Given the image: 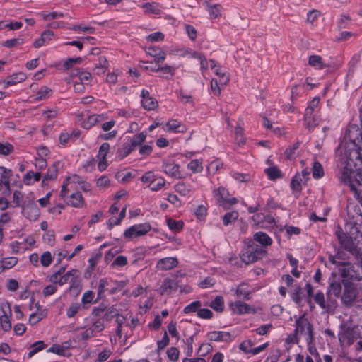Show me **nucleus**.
<instances>
[{"label": "nucleus", "mask_w": 362, "mask_h": 362, "mask_svg": "<svg viewBox=\"0 0 362 362\" xmlns=\"http://www.w3.org/2000/svg\"><path fill=\"white\" fill-rule=\"evenodd\" d=\"M358 136H361L362 139V132L356 127L350 128L346 134L349 141L339 150L341 162L344 165L341 180L358 195L361 192L362 187V173L359 171L362 166V154L356 143Z\"/></svg>", "instance_id": "nucleus-1"}, {"label": "nucleus", "mask_w": 362, "mask_h": 362, "mask_svg": "<svg viewBox=\"0 0 362 362\" xmlns=\"http://www.w3.org/2000/svg\"><path fill=\"white\" fill-rule=\"evenodd\" d=\"M337 336L340 346L343 349H348L356 343V351H362V326L344 322L339 326Z\"/></svg>", "instance_id": "nucleus-2"}, {"label": "nucleus", "mask_w": 362, "mask_h": 362, "mask_svg": "<svg viewBox=\"0 0 362 362\" xmlns=\"http://www.w3.org/2000/svg\"><path fill=\"white\" fill-rule=\"evenodd\" d=\"M294 332L295 340H292V342L298 344L299 341L298 339L300 337H304L307 344H308L312 343L313 341L312 325L304 315L296 320V328Z\"/></svg>", "instance_id": "nucleus-3"}, {"label": "nucleus", "mask_w": 362, "mask_h": 362, "mask_svg": "<svg viewBox=\"0 0 362 362\" xmlns=\"http://www.w3.org/2000/svg\"><path fill=\"white\" fill-rule=\"evenodd\" d=\"M266 250L256 244L249 245L240 255L241 260L246 264L254 263L262 258Z\"/></svg>", "instance_id": "nucleus-4"}, {"label": "nucleus", "mask_w": 362, "mask_h": 362, "mask_svg": "<svg viewBox=\"0 0 362 362\" xmlns=\"http://www.w3.org/2000/svg\"><path fill=\"white\" fill-rule=\"evenodd\" d=\"M122 288V282H117L107 278L101 279L98 285V300L105 297V291H108L110 294H115Z\"/></svg>", "instance_id": "nucleus-5"}, {"label": "nucleus", "mask_w": 362, "mask_h": 362, "mask_svg": "<svg viewBox=\"0 0 362 362\" xmlns=\"http://www.w3.org/2000/svg\"><path fill=\"white\" fill-rule=\"evenodd\" d=\"M213 194L217 204L223 207L224 209H228L230 206L234 205L238 202L236 198L228 197V191L223 187H220L218 189H215L213 191Z\"/></svg>", "instance_id": "nucleus-6"}, {"label": "nucleus", "mask_w": 362, "mask_h": 362, "mask_svg": "<svg viewBox=\"0 0 362 362\" xmlns=\"http://www.w3.org/2000/svg\"><path fill=\"white\" fill-rule=\"evenodd\" d=\"M340 272L343 278L354 281L362 280V267L358 262L345 264L344 267L340 269Z\"/></svg>", "instance_id": "nucleus-7"}, {"label": "nucleus", "mask_w": 362, "mask_h": 362, "mask_svg": "<svg viewBox=\"0 0 362 362\" xmlns=\"http://www.w3.org/2000/svg\"><path fill=\"white\" fill-rule=\"evenodd\" d=\"M314 302L317 304L322 310L329 312L334 310L337 305V301L336 299H333V297L327 296V298L323 292L318 291L313 296Z\"/></svg>", "instance_id": "nucleus-8"}, {"label": "nucleus", "mask_w": 362, "mask_h": 362, "mask_svg": "<svg viewBox=\"0 0 362 362\" xmlns=\"http://www.w3.org/2000/svg\"><path fill=\"white\" fill-rule=\"evenodd\" d=\"M151 229V226L148 223L135 224L124 231V236L128 240H132L135 238L146 235Z\"/></svg>", "instance_id": "nucleus-9"}, {"label": "nucleus", "mask_w": 362, "mask_h": 362, "mask_svg": "<svg viewBox=\"0 0 362 362\" xmlns=\"http://www.w3.org/2000/svg\"><path fill=\"white\" fill-rule=\"evenodd\" d=\"M343 285L344 288L341 296V302L346 306H351L356 298L357 290L355 286L349 281H343Z\"/></svg>", "instance_id": "nucleus-10"}, {"label": "nucleus", "mask_w": 362, "mask_h": 362, "mask_svg": "<svg viewBox=\"0 0 362 362\" xmlns=\"http://www.w3.org/2000/svg\"><path fill=\"white\" fill-rule=\"evenodd\" d=\"M336 236L342 248L345 249L353 255H358L356 248L354 245L352 238L346 233H344L341 228H339L336 233Z\"/></svg>", "instance_id": "nucleus-11"}, {"label": "nucleus", "mask_w": 362, "mask_h": 362, "mask_svg": "<svg viewBox=\"0 0 362 362\" xmlns=\"http://www.w3.org/2000/svg\"><path fill=\"white\" fill-rule=\"evenodd\" d=\"M348 259V255L341 248L338 250L335 255L329 254L328 255L329 262L336 267L341 266L344 267L345 264L349 263L347 262Z\"/></svg>", "instance_id": "nucleus-12"}, {"label": "nucleus", "mask_w": 362, "mask_h": 362, "mask_svg": "<svg viewBox=\"0 0 362 362\" xmlns=\"http://www.w3.org/2000/svg\"><path fill=\"white\" fill-rule=\"evenodd\" d=\"M230 307L234 313L238 315L254 313L255 312V308H252L248 304L240 300L232 303L230 305Z\"/></svg>", "instance_id": "nucleus-13"}, {"label": "nucleus", "mask_w": 362, "mask_h": 362, "mask_svg": "<svg viewBox=\"0 0 362 362\" xmlns=\"http://www.w3.org/2000/svg\"><path fill=\"white\" fill-rule=\"evenodd\" d=\"M178 261L176 257H165L158 261L156 268L158 270L166 271L176 267Z\"/></svg>", "instance_id": "nucleus-14"}, {"label": "nucleus", "mask_w": 362, "mask_h": 362, "mask_svg": "<svg viewBox=\"0 0 362 362\" xmlns=\"http://www.w3.org/2000/svg\"><path fill=\"white\" fill-rule=\"evenodd\" d=\"M207 337L210 341H214L228 342L232 340L231 334L228 332L213 331L208 333Z\"/></svg>", "instance_id": "nucleus-15"}, {"label": "nucleus", "mask_w": 362, "mask_h": 362, "mask_svg": "<svg viewBox=\"0 0 362 362\" xmlns=\"http://www.w3.org/2000/svg\"><path fill=\"white\" fill-rule=\"evenodd\" d=\"M343 281H333L331 282L327 291V296L329 297L334 296L333 299L337 300L341 293Z\"/></svg>", "instance_id": "nucleus-16"}, {"label": "nucleus", "mask_w": 362, "mask_h": 362, "mask_svg": "<svg viewBox=\"0 0 362 362\" xmlns=\"http://www.w3.org/2000/svg\"><path fill=\"white\" fill-rule=\"evenodd\" d=\"M177 286L178 285L175 280L167 278L164 279L159 288V292L161 295L171 293L177 291Z\"/></svg>", "instance_id": "nucleus-17"}, {"label": "nucleus", "mask_w": 362, "mask_h": 362, "mask_svg": "<svg viewBox=\"0 0 362 362\" xmlns=\"http://www.w3.org/2000/svg\"><path fill=\"white\" fill-rule=\"evenodd\" d=\"M23 213L30 221H36L40 216V211L35 204H29L24 206Z\"/></svg>", "instance_id": "nucleus-18"}, {"label": "nucleus", "mask_w": 362, "mask_h": 362, "mask_svg": "<svg viewBox=\"0 0 362 362\" xmlns=\"http://www.w3.org/2000/svg\"><path fill=\"white\" fill-rule=\"evenodd\" d=\"M147 53L155 59V62L157 64L163 62L166 57L165 52L157 47H148Z\"/></svg>", "instance_id": "nucleus-19"}, {"label": "nucleus", "mask_w": 362, "mask_h": 362, "mask_svg": "<svg viewBox=\"0 0 362 362\" xmlns=\"http://www.w3.org/2000/svg\"><path fill=\"white\" fill-rule=\"evenodd\" d=\"M72 272L71 270L67 272L66 274L63 275H57V274H52L49 276V281L54 284H59L62 286L69 281L70 276H71Z\"/></svg>", "instance_id": "nucleus-20"}, {"label": "nucleus", "mask_w": 362, "mask_h": 362, "mask_svg": "<svg viewBox=\"0 0 362 362\" xmlns=\"http://www.w3.org/2000/svg\"><path fill=\"white\" fill-rule=\"evenodd\" d=\"M254 240L260 243L262 247H267L272 244V239L265 233L259 231L253 235Z\"/></svg>", "instance_id": "nucleus-21"}, {"label": "nucleus", "mask_w": 362, "mask_h": 362, "mask_svg": "<svg viewBox=\"0 0 362 362\" xmlns=\"http://www.w3.org/2000/svg\"><path fill=\"white\" fill-rule=\"evenodd\" d=\"M53 37H54L53 31L47 30L42 33L41 37L39 39L36 40L33 42V46L35 48H39V47L43 46L47 42L52 40Z\"/></svg>", "instance_id": "nucleus-22"}, {"label": "nucleus", "mask_w": 362, "mask_h": 362, "mask_svg": "<svg viewBox=\"0 0 362 362\" xmlns=\"http://www.w3.org/2000/svg\"><path fill=\"white\" fill-rule=\"evenodd\" d=\"M67 204L75 208H81L84 205V200L80 192H75L70 195Z\"/></svg>", "instance_id": "nucleus-23"}, {"label": "nucleus", "mask_w": 362, "mask_h": 362, "mask_svg": "<svg viewBox=\"0 0 362 362\" xmlns=\"http://www.w3.org/2000/svg\"><path fill=\"white\" fill-rule=\"evenodd\" d=\"M206 6V10L209 11L210 18L215 19L218 18L221 16V11L223 7L220 4H209L207 1L205 2Z\"/></svg>", "instance_id": "nucleus-24"}, {"label": "nucleus", "mask_w": 362, "mask_h": 362, "mask_svg": "<svg viewBox=\"0 0 362 362\" xmlns=\"http://www.w3.org/2000/svg\"><path fill=\"white\" fill-rule=\"evenodd\" d=\"M147 134L142 132L139 134L134 135L132 138L128 139L130 145L135 149L137 146H141L145 142Z\"/></svg>", "instance_id": "nucleus-25"}, {"label": "nucleus", "mask_w": 362, "mask_h": 362, "mask_svg": "<svg viewBox=\"0 0 362 362\" xmlns=\"http://www.w3.org/2000/svg\"><path fill=\"white\" fill-rule=\"evenodd\" d=\"M164 172L171 176L177 177L180 175L179 165L173 163H165L163 165Z\"/></svg>", "instance_id": "nucleus-26"}, {"label": "nucleus", "mask_w": 362, "mask_h": 362, "mask_svg": "<svg viewBox=\"0 0 362 362\" xmlns=\"http://www.w3.org/2000/svg\"><path fill=\"white\" fill-rule=\"evenodd\" d=\"M165 127L168 131L184 132L186 130L185 125L182 124V123L177 119L169 120L166 123Z\"/></svg>", "instance_id": "nucleus-27"}, {"label": "nucleus", "mask_w": 362, "mask_h": 362, "mask_svg": "<svg viewBox=\"0 0 362 362\" xmlns=\"http://www.w3.org/2000/svg\"><path fill=\"white\" fill-rule=\"evenodd\" d=\"M141 8L144 9V12L148 14H160L161 12V8L158 3H145L141 6Z\"/></svg>", "instance_id": "nucleus-28"}, {"label": "nucleus", "mask_w": 362, "mask_h": 362, "mask_svg": "<svg viewBox=\"0 0 362 362\" xmlns=\"http://www.w3.org/2000/svg\"><path fill=\"white\" fill-rule=\"evenodd\" d=\"M71 272L72 274L68 281L70 284L69 288L82 287L80 272L77 269H71Z\"/></svg>", "instance_id": "nucleus-29"}, {"label": "nucleus", "mask_w": 362, "mask_h": 362, "mask_svg": "<svg viewBox=\"0 0 362 362\" xmlns=\"http://www.w3.org/2000/svg\"><path fill=\"white\" fill-rule=\"evenodd\" d=\"M1 172V181L7 189H10V177L13 175V172L10 169H7L4 167H0Z\"/></svg>", "instance_id": "nucleus-30"}, {"label": "nucleus", "mask_w": 362, "mask_h": 362, "mask_svg": "<svg viewBox=\"0 0 362 362\" xmlns=\"http://www.w3.org/2000/svg\"><path fill=\"white\" fill-rule=\"evenodd\" d=\"M40 173H34L33 171H29L23 177V182L25 185H30L35 182L39 181L40 180Z\"/></svg>", "instance_id": "nucleus-31"}, {"label": "nucleus", "mask_w": 362, "mask_h": 362, "mask_svg": "<svg viewBox=\"0 0 362 362\" xmlns=\"http://www.w3.org/2000/svg\"><path fill=\"white\" fill-rule=\"evenodd\" d=\"M308 64L318 69H322L327 66L324 64L322 59L319 55H312L309 57Z\"/></svg>", "instance_id": "nucleus-32"}, {"label": "nucleus", "mask_w": 362, "mask_h": 362, "mask_svg": "<svg viewBox=\"0 0 362 362\" xmlns=\"http://www.w3.org/2000/svg\"><path fill=\"white\" fill-rule=\"evenodd\" d=\"M301 291V286L298 284H294L289 291L293 300L297 304H300L302 300Z\"/></svg>", "instance_id": "nucleus-33"}, {"label": "nucleus", "mask_w": 362, "mask_h": 362, "mask_svg": "<svg viewBox=\"0 0 362 362\" xmlns=\"http://www.w3.org/2000/svg\"><path fill=\"white\" fill-rule=\"evenodd\" d=\"M235 293L238 297L243 296L245 300H249L250 298L251 292L247 285L245 284H240L238 286Z\"/></svg>", "instance_id": "nucleus-34"}, {"label": "nucleus", "mask_w": 362, "mask_h": 362, "mask_svg": "<svg viewBox=\"0 0 362 362\" xmlns=\"http://www.w3.org/2000/svg\"><path fill=\"white\" fill-rule=\"evenodd\" d=\"M134 148L130 143L127 141L120 148H118L117 154L120 158H124L127 156Z\"/></svg>", "instance_id": "nucleus-35"}, {"label": "nucleus", "mask_w": 362, "mask_h": 362, "mask_svg": "<svg viewBox=\"0 0 362 362\" xmlns=\"http://www.w3.org/2000/svg\"><path fill=\"white\" fill-rule=\"evenodd\" d=\"M239 214L236 211L227 212L223 216V223L224 226H228L233 223L238 218Z\"/></svg>", "instance_id": "nucleus-36"}, {"label": "nucleus", "mask_w": 362, "mask_h": 362, "mask_svg": "<svg viewBox=\"0 0 362 362\" xmlns=\"http://www.w3.org/2000/svg\"><path fill=\"white\" fill-rule=\"evenodd\" d=\"M25 80V76L22 74H20L16 76H12L7 78L6 80L2 81V83L4 85V88H7L9 86H13L16 84L19 81H22ZM1 83V82H0Z\"/></svg>", "instance_id": "nucleus-37"}, {"label": "nucleus", "mask_w": 362, "mask_h": 362, "mask_svg": "<svg viewBox=\"0 0 362 362\" xmlns=\"http://www.w3.org/2000/svg\"><path fill=\"white\" fill-rule=\"evenodd\" d=\"M264 172L270 180H274L282 177L281 170L276 166L266 168Z\"/></svg>", "instance_id": "nucleus-38"}, {"label": "nucleus", "mask_w": 362, "mask_h": 362, "mask_svg": "<svg viewBox=\"0 0 362 362\" xmlns=\"http://www.w3.org/2000/svg\"><path fill=\"white\" fill-rule=\"evenodd\" d=\"M210 307L217 312H222L224 309V300L222 296H218L210 303Z\"/></svg>", "instance_id": "nucleus-39"}, {"label": "nucleus", "mask_w": 362, "mask_h": 362, "mask_svg": "<svg viewBox=\"0 0 362 362\" xmlns=\"http://www.w3.org/2000/svg\"><path fill=\"white\" fill-rule=\"evenodd\" d=\"M46 347L43 341H38L30 346V350L28 352V358L33 357L36 353L40 351Z\"/></svg>", "instance_id": "nucleus-40"}, {"label": "nucleus", "mask_w": 362, "mask_h": 362, "mask_svg": "<svg viewBox=\"0 0 362 362\" xmlns=\"http://www.w3.org/2000/svg\"><path fill=\"white\" fill-rule=\"evenodd\" d=\"M3 313L4 314L0 316V329L4 332H8L11 328V323L6 312L3 310Z\"/></svg>", "instance_id": "nucleus-41"}, {"label": "nucleus", "mask_w": 362, "mask_h": 362, "mask_svg": "<svg viewBox=\"0 0 362 362\" xmlns=\"http://www.w3.org/2000/svg\"><path fill=\"white\" fill-rule=\"evenodd\" d=\"M46 315L47 311L45 310H41L38 313H33L29 317V323L32 325H35L44 317H45Z\"/></svg>", "instance_id": "nucleus-42"}, {"label": "nucleus", "mask_w": 362, "mask_h": 362, "mask_svg": "<svg viewBox=\"0 0 362 362\" xmlns=\"http://www.w3.org/2000/svg\"><path fill=\"white\" fill-rule=\"evenodd\" d=\"M165 185V180L163 177H156L152 183L149 184L148 187L151 190L157 192L160 190Z\"/></svg>", "instance_id": "nucleus-43"}, {"label": "nucleus", "mask_w": 362, "mask_h": 362, "mask_svg": "<svg viewBox=\"0 0 362 362\" xmlns=\"http://www.w3.org/2000/svg\"><path fill=\"white\" fill-rule=\"evenodd\" d=\"M141 104L144 108L148 110H153L158 106L157 100L152 97L141 100Z\"/></svg>", "instance_id": "nucleus-44"}, {"label": "nucleus", "mask_w": 362, "mask_h": 362, "mask_svg": "<svg viewBox=\"0 0 362 362\" xmlns=\"http://www.w3.org/2000/svg\"><path fill=\"white\" fill-rule=\"evenodd\" d=\"M166 222L168 228L175 232L180 231L184 225L182 221H175L170 218H168Z\"/></svg>", "instance_id": "nucleus-45"}, {"label": "nucleus", "mask_w": 362, "mask_h": 362, "mask_svg": "<svg viewBox=\"0 0 362 362\" xmlns=\"http://www.w3.org/2000/svg\"><path fill=\"white\" fill-rule=\"evenodd\" d=\"M313 176L316 179L322 177L324 170L322 165L318 161H314L313 164Z\"/></svg>", "instance_id": "nucleus-46"}, {"label": "nucleus", "mask_w": 362, "mask_h": 362, "mask_svg": "<svg viewBox=\"0 0 362 362\" xmlns=\"http://www.w3.org/2000/svg\"><path fill=\"white\" fill-rule=\"evenodd\" d=\"M202 307V303L199 300L193 301L184 308V313L185 314L197 312Z\"/></svg>", "instance_id": "nucleus-47"}, {"label": "nucleus", "mask_w": 362, "mask_h": 362, "mask_svg": "<svg viewBox=\"0 0 362 362\" xmlns=\"http://www.w3.org/2000/svg\"><path fill=\"white\" fill-rule=\"evenodd\" d=\"M17 258L14 257L5 258L3 260H1L0 262L1 264V267H3L4 270L8 269L13 266H15L17 264Z\"/></svg>", "instance_id": "nucleus-48"}, {"label": "nucleus", "mask_w": 362, "mask_h": 362, "mask_svg": "<svg viewBox=\"0 0 362 362\" xmlns=\"http://www.w3.org/2000/svg\"><path fill=\"white\" fill-rule=\"evenodd\" d=\"M188 169L194 173L202 171L203 167L202 163L199 160H192L187 165Z\"/></svg>", "instance_id": "nucleus-49"}, {"label": "nucleus", "mask_w": 362, "mask_h": 362, "mask_svg": "<svg viewBox=\"0 0 362 362\" xmlns=\"http://www.w3.org/2000/svg\"><path fill=\"white\" fill-rule=\"evenodd\" d=\"M120 315L118 313V310L114 307H110L108 309H107L105 315H104V319L107 321L112 320L114 317H117V316H119Z\"/></svg>", "instance_id": "nucleus-50"}, {"label": "nucleus", "mask_w": 362, "mask_h": 362, "mask_svg": "<svg viewBox=\"0 0 362 362\" xmlns=\"http://www.w3.org/2000/svg\"><path fill=\"white\" fill-rule=\"evenodd\" d=\"M52 259L50 252L46 251L40 257L41 264L45 267H49L52 262Z\"/></svg>", "instance_id": "nucleus-51"}, {"label": "nucleus", "mask_w": 362, "mask_h": 362, "mask_svg": "<svg viewBox=\"0 0 362 362\" xmlns=\"http://www.w3.org/2000/svg\"><path fill=\"white\" fill-rule=\"evenodd\" d=\"M319 102H320V100L318 98H315L313 100H312L310 102L308 107L305 110V115H306L307 117H308V116H309V115H313L315 110L317 107V106L319 105Z\"/></svg>", "instance_id": "nucleus-52"}, {"label": "nucleus", "mask_w": 362, "mask_h": 362, "mask_svg": "<svg viewBox=\"0 0 362 362\" xmlns=\"http://www.w3.org/2000/svg\"><path fill=\"white\" fill-rule=\"evenodd\" d=\"M254 343L251 339L243 341L239 346V349L245 354H251Z\"/></svg>", "instance_id": "nucleus-53"}, {"label": "nucleus", "mask_w": 362, "mask_h": 362, "mask_svg": "<svg viewBox=\"0 0 362 362\" xmlns=\"http://www.w3.org/2000/svg\"><path fill=\"white\" fill-rule=\"evenodd\" d=\"M235 140L238 144H244L245 139L243 136V129L241 127L237 126L235 130Z\"/></svg>", "instance_id": "nucleus-54"}, {"label": "nucleus", "mask_w": 362, "mask_h": 362, "mask_svg": "<svg viewBox=\"0 0 362 362\" xmlns=\"http://www.w3.org/2000/svg\"><path fill=\"white\" fill-rule=\"evenodd\" d=\"M23 43V39L18 37V38H13L11 40H7L5 42H3L2 45L11 48L13 47H16L18 45H21Z\"/></svg>", "instance_id": "nucleus-55"}, {"label": "nucleus", "mask_w": 362, "mask_h": 362, "mask_svg": "<svg viewBox=\"0 0 362 362\" xmlns=\"http://www.w3.org/2000/svg\"><path fill=\"white\" fill-rule=\"evenodd\" d=\"M14 150L13 146L9 143L0 142V155L8 156Z\"/></svg>", "instance_id": "nucleus-56"}, {"label": "nucleus", "mask_w": 362, "mask_h": 362, "mask_svg": "<svg viewBox=\"0 0 362 362\" xmlns=\"http://www.w3.org/2000/svg\"><path fill=\"white\" fill-rule=\"evenodd\" d=\"M304 124L308 129H312L317 125V120L314 118L313 115H309L308 117L306 115H304Z\"/></svg>", "instance_id": "nucleus-57"}, {"label": "nucleus", "mask_w": 362, "mask_h": 362, "mask_svg": "<svg viewBox=\"0 0 362 362\" xmlns=\"http://www.w3.org/2000/svg\"><path fill=\"white\" fill-rule=\"evenodd\" d=\"M52 90L47 86H42L37 92L38 100H44L51 95Z\"/></svg>", "instance_id": "nucleus-58"}, {"label": "nucleus", "mask_w": 362, "mask_h": 362, "mask_svg": "<svg viewBox=\"0 0 362 362\" xmlns=\"http://www.w3.org/2000/svg\"><path fill=\"white\" fill-rule=\"evenodd\" d=\"M110 150V144L108 143H103L98 151V159H106L107 154Z\"/></svg>", "instance_id": "nucleus-59"}, {"label": "nucleus", "mask_w": 362, "mask_h": 362, "mask_svg": "<svg viewBox=\"0 0 362 362\" xmlns=\"http://www.w3.org/2000/svg\"><path fill=\"white\" fill-rule=\"evenodd\" d=\"M301 178L299 175H296L293 177L291 182V187L296 192H300L301 188Z\"/></svg>", "instance_id": "nucleus-60"}, {"label": "nucleus", "mask_w": 362, "mask_h": 362, "mask_svg": "<svg viewBox=\"0 0 362 362\" xmlns=\"http://www.w3.org/2000/svg\"><path fill=\"white\" fill-rule=\"evenodd\" d=\"M175 188L176 192L180 193L182 196H187L190 191L189 186H187L183 182L177 184L175 186Z\"/></svg>", "instance_id": "nucleus-61"}, {"label": "nucleus", "mask_w": 362, "mask_h": 362, "mask_svg": "<svg viewBox=\"0 0 362 362\" xmlns=\"http://www.w3.org/2000/svg\"><path fill=\"white\" fill-rule=\"evenodd\" d=\"M81 306L78 303H72L68 308L66 315L68 317H73L81 309Z\"/></svg>", "instance_id": "nucleus-62"}, {"label": "nucleus", "mask_w": 362, "mask_h": 362, "mask_svg": "<svg viewBox=\"0 0 362 362\" xmlns=\"http://www.w3.org/2000/svg\"><path fill=\"white\" fill-rule=\"evenodd\" d=\"M93 332H100L103 331L105 329V325L103 322V319H98L95 321L93 322L92 327H90Z\"/></svg>", "instance_id": "nucleus-63"}, {"label": "nucleus", "mask_w": 362, "mask_h": 362, "mask_svg": "<svg viewBox=\"0 0 362 362\" xmlns=\"http://www.w3.org/2000/svg\"><path fill=\"white\" fill-rule=\"evenodd\" d=\"M95 294L92 291H86L82 296L81 302L83 304H89L93 302Z\"/></svg>", "instance_id": "nucleus-64"}]
</instances>
